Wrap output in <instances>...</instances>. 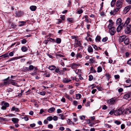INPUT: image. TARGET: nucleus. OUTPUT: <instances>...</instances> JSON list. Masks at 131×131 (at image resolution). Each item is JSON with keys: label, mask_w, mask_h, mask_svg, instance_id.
Wrapping results in <instances>:
<instances>
[{"label": "nucleus", "mask_w": 131, "mask_h": 131, "mask_svg": "<svg viewBox=\"0 0 131 131\" xmlns=\"http://www.w3.org/2000/svg\"><path fill=\"white\" fill-rule=\"evenodd\" d=\"M123 112V111L122 109V108H119L116 111H115L114 114L116 116L118 115L122 114Z\"/></svg>", "instance_id": "nucleus-1"}, {"label": "nucleus", "mask_w": 131, "mask_h": 131, "mask_svg": "<svg viewBox=\"0 0 131 131\" xmlns=\"http://www.w3.org/2000/svg\"><path fill=\"white\" fill-rule=\"evenodd\" d=\"M126 26L127 27L125 30V31L126 33L128 34L131 32V25H129Z\"/></svg>", "instance_id": "nucleus-2"}, {"label": "nucleus", "mask_w": 131, "mask_h": 131, "mask_svg": "<svg viewBox=\"0 0 131 131\" xmlns=\"http://www.w3.org/2000/svg\"><path fill=\"white\" fill-rule=\"evenodd\" d=\"M122 21L120 18H118L116 21V25L119 26H122L124 27V24L122 22Z\"/></svg>", "instance_id": "nucleus-3"}, {"label": "nucleus", "mask_w": 131, "mask_h": 131, "mask_svg": "<svg viewBox=\"0 0 131 131\" xmlns=\"http://www.w3.org/2000/svg\"><path fill=\"white\" fill-rule=\"evenodd\" d=\"M123 98L126 99H131V91L125 94Z\"/></svg>", "instance_id": "nucleus-4"}, {"label": "nucleus", "mask_w": 131, "mask_h": 131, "mask_svg": "<svg viewBox=\"0 0 131 131\" xmlns=\"http://www.w3.org/2000/svg\"><path fill=\"white\" fill-rule=\"evenodd\" d=\"M116 4L117 7L121 8L122 7V5L123 4L122 0H118L117 1Z\"/></svg>", "instance_id": "nucleus-5"}, {"label": "nucleus", "mask_w": 131, "mask_h": 131, "mask_svg": "<svg viewBox=\"0 0 131 131\" xmlns=\"http://www.w3.org/2000/svg\"><path fill=\"white\" fill-rule=\"evenodd\" d=\"M109 30L111 35H114L116 32L115 28L114 27L109 29Z\"/></svg>", "instance_id": "nucleus-6"}, {"label": "nucleus", "mask_w": 131, "mask_h": 131, "mask_svg": "<svg viewBox=\"0 0 131 131\" xmlns=\"http://www.w3.org/2000/svg\"><path fill=\"white\" fill-rule=\"evenodd\" d=\"M131 8V6L129 5L125 8L123 10V12L125 14L127 13Z\"/></svg>", "instance_id": "nucleus-7"}, {"label": "nucleus", "mask_w": 131, "mask_h": 131, "mask_svg": "<svg viewBox=\"0 0 131 131\" xmlns=\"http://www.w3.org/2000/svg\"><path fill=\"white\" fill-rule=\"evenodd\" d=\"M16 17H21L22 15L23 14V12L21 11H17L15 12Z\"/></svg>", "instance_id": "nucleus-8"}, {"label": "nucleus", "mask_w": 131, "mask_h": 131, "mask_svg": "<svg viewBox=\"0 0 131 131\" xmlns=\"http://www.w3.org/2000/svg\"><path fill=\"white\" fill-rule=\"evenodd\" d=\"M80 66L79 64H77L75 63H73L71 65V68L73 69H76L78 67Z\"/></svg>", "instance_id": "nucleus-9"}, {"label": "nucleus", "mask_w": 131, "mask_h": 131, "mask_svg": "<svg viewBox=\"0 0 131 131\" xmlns=\"http://www.w3.org/2000/svg\"><path fill=\"white\" fill-rule=\"evenodd\" d=\"M130 18H127L124 24V27H126L128 25V24L130 23Z\"/></svg>", "instance_id": "nucleus-10"}, {"label": "nucleus", "mask_w": 131, "mask_h": 131, "mask_svg": "<svg viewBox=\"0 0 131 131\" xmlns=\"http://www.w3.org/2000/svg\"><path fill=\"white\" fill-rule=\"evenodd\" d=\"M125 82L127 83V85H125V86L126 87H129L131 86V80L129 79L126 80Z\"/></svg>", "instance_id": "nucleus-11"}, {"label": "nucleus", "mask_w": 131, "mask_h": 131, "mask_svg": "<svg viewBox=\"0 0 131 131\" xmlns=\"http://www.w3.org/2000/svg\"><path fill=\"white\" fill-rule=\"evenodd\" d=\"M7 85H9V82H4L0 83V87L2 88Z\"/></svg>", "instance_id": "nucleus-12"}, {"label": "nucleus", "mask_w": 131, "mask_h": 131, "mask_svg": "<svg viewBox=\"0 0 131 131\" xmlns=\"http://www.w3.org/2000/svg\"><path fill=\"white\" fill-rule=\"evenodd\" d=\"M126 38V36L124 35H123L119 37V41L121 42L123 41H124V40Z\"/></svg>", "instance_id": "nucleus-13"}, {"label": "nucleus", "mask_w": 131, "mask_h": 131, "mask_svg": "<svg viewBox=\"0 0 131 131\" xmlns=\"http://www.w3.org/2000/svg\"><path fill=\"white\" fill-rule=\"evenodd\" d=\"M125 113L127 114H129L131 113V108L126 109L124 111Z\"/></svg>", "instance_id": "nucleus-14"}, {"label": "nucleus", "mask_w": 131, "mask_h": 131, "mask_svg": "<svg viewBox=\"0 0 131 131\" xmlns=\"http://www.w3.org/2000/svg\"><path fill=\"white\" fill-rule=\"evenodd\" d=\"M115 100L114 99L112 98L109 100L108 102L110 104H112L115 102Z\"/></svg>", "instance_id": "nucleus-15"}, {"label": "nucleus", "mask_w": 131, "mask_h": 131, "mask_svg": "<svg viewBox=\"0 0 131 131\" xmlns=\"http://www.w3.org/2000/svg\"><path fill=\"white\" fill-rule=\"evenodd\" d=\"M81 44L80 41H77L76 43L74 44V46L76 47L80 46Z\"/></svg>", "instance_id": "nucleus-16"}, {"label": "nucleus", "mask_w": 131, "mask_h": 131, "mask_svg": "<svg viewBox=\"0 0 131 131\" xmlns=\"http://www.w3.org/2000/svg\"><path fill=\"white\" fill-rule=\"evenodd\" d=\"M124 42L125 44L126 45H128L129 43V39L127 38L124 39Z\"/></svg>", "instance_id": "nucleus-17"}, {"label": "nucleus", "mask_w": 131, "mask_h": 131, "mask_svg": "<svg viewBox=\"0 0 131 131\" xmlns=\"http://www.w3.org/2000/svg\"><path fill=\"white\" fill-rule=\"evenodd\" d=\"M88 51L90 53L93 52V50L91 46H89L88 48Z\"/></svg>", "instance_id": "nucleus-18"}, {"label": "nucleus", "mask_w": 131, "mask_h": 131, "mask_svg": "<svg viewBox=\"0 0 131 131\" xmlns=\"http://www.w3.org/2000/svg\"><path fill=\"white\" fill-rule=\"evenodd\" d=\"M56 68V67L54 65H52L49 66V67L48 69L51 70H53L55 69Z\"/></svg>", "instance_id": "nucleus-19"}, {"label": "nucleus", "mask_w": 131, "mask_h": 131, "mask_svg": "<svg viewBox=\"0 0 131 131\" xmlns=\"http://www.w3.org/2000/svg\"><path fill=\"white\" fill-rule=\"evenodd\" d=\"M19 121V119L17 118H14L12 119V121L14 123H17Z\"/></svg>", "instance_id": "nucleus-20"}, {"label": "nucleus", "mask_w": 131, "mask_h": 131, "mask_svg": "<svg viewBox=\"0 0 131 131\" xmlns=\"http://www.w3.org/2000/svg\"><path fill=\"white\" fill-rule=\"evenodd\" d=\"M118 26L116 29V30L118 32H119L121 30L122 28V27L123 26H119L118 25Z\"/></svg>", "instance_id": "nucleus-21"}, {"label": "nucleus", "mask_w": 131, "mask_h": 131, "mask_svg": "<svg viewBox=\"0 0 131 131\" xmlns=\"http://www.w3.org/2000/svg\"><path fill=\"white\" fill-rule=\"evenodd\" d=\"M37 8V7L35 6H32L30 7V9L32 11H35Z\"/></svg>", "instance_id": "nucleus-22"}, {"label": "nucleus", "mask_w": 131, "mask_h": 131, "mask_svg": "<svg viewBox=\"0 0 131 131\" xmlns=\"http://www.w3.org/2000/svg\"><path fill=\"white\" fill-rule=\"evenodd\" d=\"M21 50L22 51L25 52L27 50L28 48L25 46H23L21 48Z\"/></svg>", "instance_id": "nucleus-23"}, {"label": "nucleus", "mask_w": 131, "mask_h": 131, "mask_svg": "<svg viewBox=\"0 0 131 131\" xmlns=\"http://www.w3.org/2000/svg\"><path fill=\"white\" fill-rule=\"evenodd\" d=\"M11 111H15L16 112H18L19 111V109L18 108L15 107V106H13L12 108Z\"/></svg>", "instance_id": "nucleus-24"}, {"label": "nucleus", "mask_w": 131, "mask_h": 131, "mask_svg": "<svg viewBox=\"0 0 131 131\" xmlns=\"http://www.w3.org/2000/svg\"><path fill=\"white\" fill-rule=\"evenodd\" d=\"M55 110V108L54 107H52L49 109L48 110V112L49 113H52Z\"/></svg>", "instance_id": "nucleus-25"}, {"label": "nucleus", "mask_w": 131, "mask_h": 131, "mask_svg": "<svg viewBox=\"0 0 131 131\" xmlns=\"http://www.w3.org/2000/svg\"><path fill=\"white\" fill-rule=\"evenodd\" d=\"M61 42V39L59 38H57L56 39V42L58 44L60 43Z\"/></svg>", "instance_id": "nucleus-26"}, {"label": "nucleus", "mask_w": 131, "mask_h": 131, "mask_svg": "<svg viewBox=\"0 0 131 131\" xmlns=\"http://www.w3.org/2000/svg\"><path fill=\"white\" fill-rule=\"evenodd\" d=\"M67 20L71 23H72L74 22V19L72 18H67Z\"/></svg>", "instance_id": "nucleus-27"}, {"label": "nucleus", "mask_w": 131, "mask_h": 131, "mask_svg": "<svg viewBox=\"0 0 131 131\" xmlns=\"http://www.w3.org/2000/svg\"><path fill=\"white\" fill-rule=\"evenodd\" d=\"M76 58L78 59V58H81L82 57V55L80 53H78L76 55Z\"/></svg>", "instance_id": "nucleus-28"}, {"label": "nucleus", "mask_w": 131, "mask_h": 131, "mask_svg": "<svg viewBox=\"0 0 131 131\" xmlns=\"http://www.w3.org/2000/svg\"><path fill=\"white\" fill-rule=\"evenodd\" d=\"M2 56H3L4 58L7 57L9 58V55L7 53L4 54L0 56V57H1Z\"/></svg>", "instance_id": "nucleus-29"}, {"label": "nucleus", "mask_w": 131, "mask_h": 131, "mask_svg": "<svg viewBox=\"0 0 131 131\" xmlns=\"http://www.w3.org/2000/svg\"><path fill=\"white\" fill-rule=\"evenodd\" d=\"M97 72H101L102 71V68L100 67L99 66L97 68Z\"/></svg>", "instance_id": "nucleus-30"}, {"label": "nucleus", "mask_w": 131, "mask_h": 131, "mask_svg": "<svg viewBox=\"0 0 131 131\" xmlns=\"http://www.w3.org/2000/svg\"><path fill=\"white\" fill-rule=\"evenodd\" d=\"M59 115L61 119H62L63 120L65 119V116H64L63 114H59Z\"/></svg>", "instance_id": "nucleus-31"}, {"label": "nucleus", "mask_w": 131, "mask_h": 131, "mask_svg": "<svg viewBox=\"0 0 131 131\" xmlns=\"http://www.w3.org/2000/svg\"><path fill=\"white\" fill-rule=\"evenodd\" d=\"M90 70L92 73H96V71L93 67H91Z\"/></svg>", "instance_id": "nucleus-32"}, {"label": "nucleus", "mask_w": 131, "mask_h": 131, "mask_svg": "<svg viewBox=\"0 0 131 131\" xmlns=\"http://www.w3.org/2000/svg\"><path fill=\"white\" fill-rule=\"evenodd\" d=\"M55 72L57 73L60 74L61 73V71L60 70L58 69L57 68L55 70Z\"/></svg>", "instance_id": "nucleus-33"}, {"label": "nucleus", "mask_w": 131, "mask_h": 131, "mask_svg": "<svg viewBox=\"0 0 131 131\" xmlns=\"http://www.w3.org/2000/svg\"><path fill=\"white\" fill-rule=\"evenodd\" d=\"M71 81V80H70L65 79L63 80V81L64 83H68L70 82Z\"/></svg>", "instance_id": "nucleus-34"}, {"label": "nucleus", "mask_w": 131, "mask_h": 131, "mask_svg": "<svg viewBox=\"0 0 131 131\" xmlns=\"http://www.w3.org/2000/svg\"><path fill=\"white\" fill-rule=\"evenodd\" d=\"M28 69L29 70H31L34 69V67L32 65H30L29 66Z\"/></svg>", "instance_id": "nucleus-35"}, {"label": "nucleus", "mask_w": 131, "mask_h": 131, "mask_svg": "<svg viewBox=\"0 0 131 131\" xmlns=\"http://www.w3.org/2000/svg\"><path fill=\"white\" fill-rule=\"evenodd\" d=\"M81 95L80 94H76V97L77 99H80L81 97Z\"/></svg>", "instance_id": "nucleus-36"}, {"label": "nucleus", "mask_w": 131, "mask_h": 131, "mask_svg": "<svg viewBox=\"0 0 131 131\" xmlns=\"http://www.w3.org/2000/svg\"><path fill=\"white\" fill-rule=\"evenodd\" d=\"M120 8L118 7L116 8L114 10V12H115V13L116 14L117 12L118 11V10H119Z\"/></svg>", "instance_id": "nucleus-37"}, {"label": "nucleus", "mask_w": 131, "mask_h": 131, "mask_svg": "<svg viewBox=\"0 0 131 131\" xmlns=\"http://www.w3.org/2000/svg\"><path fill=\"white\" fill-rule=\"evenodd\" d=\"M116 0H112L111 3V5L112 7L115 3Z\"/></svg>", "instance_id": "nucleus-38"}, {"label": "nucleus", "mask_w": 131, "mask_h": 131, "mask_svg": "<svg viewBox=\"0 0 131 131\" xmlns=\"http://www.w3.org/2000/svg\"><path fill=\"white\" fill-rule=\"evenodd\" d=\"M113 23H110L109 24L108 26V29H110L111 28H112V27H114L113 26Z\"/></svg>", "instance_id": "nucleus-39"}, {"label": "nucleus", "mask_w": 131, "mask_h": 131, "mask_svg": "<svg viewBox=\"0 0 131 131\" xmlns=\"http://www.w3.org/2000/svg\"><path fill=\"white\" fill-rule=\"evenodd\" d=\"M101 39V37L100 36H97L95 40L96 41H100Z\"/></svg>", "instance_id": "nucleus-40"}, {"label": "nucleus", "mask_w": 131, "mask_h": 131, "mask_svg": "<svg viewBox=\"0 0 131 131\" xmlns=\"http://www.w3.org/2000/svg\"><path fill=\"white\" fill-rule=\"evenodd\" d=\"M23 70V71L24 72H26L29 71V69L28 67H25L24 68Z\"/></svg>", "instance_id": "nucleus-41"}, {"label": "nucleus", "mask_w": 131, "mask_h": 131, "mask_svg": "<svg viewBox=\"0 0 131 131\" xmlns=\"http://www.w3.org/2000/svg\"><path fill=\"white\" fill-rule=\"evenodd\" d=\"M114 123L117 125H119L121 124V122L118 120L115 121Z\"/></svg>", "instance_id": "nucleus-42"}, {"label": "nucleus", "mask_w": 131, "mask_h": 131, "mask_svg": "<svg viewBox=\"0 0 131 131\" xmlns=\"http://www.w3.org/2000/svg\"><path fill=\"white\" fill-rule=\"evenodd\" d=\"M108 39V38L107 37H106L102 39V41L103 42H105Z\"/></svg>", "instance_id": "nucleus-43"}, {"label": "nucleus", "mask_w": 131, "mask_h": 131, "mask_svg": "<svg viewBox=\"0 0 131 131\" xmlns=\"http://www.w3.org/2000/svg\"><path fill=\"white\" fill-rule=\"evenodd\" d=\"M83 12V10L81 9H79L77 12V13L79 14H81Z\"/></svg>", "instance_id": "nucleus-44"}, {"label": "nucleus", "mask_w": 131, "mask_h": 131, "mask_svg": "<svg viewBox=\"0 0 131 131\" xmlns=\"http://www.w3.org/2000/svg\"><path fill=\"white\" fill-rule=\"evenodd\" d=\"M53 119V118L51 116H50L49 117H48L47 118V120L49 121H51Z\"/></svg>", "instance_id": "nucleus-45"}, {"label": "nucleus", "mask_w": 131, "mask_h": 131, "mask_svg": "<svg viewBox=\"0 0 131 131\" xmlns=\"http://www.w3.org/2000/svg\"><path fill=\"white\" fill-rule=\"evenodd\" d=\"M93 77L92 75H90L89 76V81H91L93 79Z\"/></svg>", "instance_id": "nucleus-46"}, {"label": "nucleus", "mask_w": 131, "mask_h": 131, "mask_svg": "<svg viewBox=\"0 0 131 131\" xmlns=\"http://www.w3.org/2000/svg\"><path fill=\"white\" fill-rule=\"evenodd\" d=\"M105 75L107 77V79L108 80H109L110 78L109 74L108 73H107L106 74H105Z\"/></svg>", "instance_id": "nucleus-47"}, {"label": "nucleus", "mask_w": 131, "mask_h": 131, "mask_svg": "<svg viewBox=\"0 0 131 131\" xmlns=\"http://www.w3.org/2000/svg\"><path fill=\"white\" fill-rule=\"evenodd\" d=\"M27 42V40L24 39L21 41V43L22 44H25Z\"/></svg>", "instance_id": "nucleus-48"}, {"label": "nucleus", "mask_w": 131, "mask_h": 131, "mask_svg": "<svg viewBox=\"0 0 131 131\" xmlns=\"http://www.w3.org/2000/svg\"><path fill=\"white\" fill-rule=\"evenodd\" d=\"M65 97L70 100H71V98L70 97V96L67 94L65 95Z\"/></svg>", "instance_id": "nucleus-49"}, {"label": "nucleus", "mask_w": 131, "mask_h": 131, "mask_svg": "<svg viewBox=\"0 0 131 131\" xmlns=\"http://www.w3.org/2000/svg\"><path fill=\"white\" fill-rule=\"evenodd\" d=\"M58 117H57L56 116H54V117L53 118V120H54V121H57L58 120Z\"/></svg>", "instance_id": "nucleus-50"}, {"label": "nucleus", "mask_w": 131, "mask_h": 131, "mask_svg": "<svg viewBox=\"0 0 131 131\" xmlns=\"http://www.w3.org/2000/svg\"><path fill=\"white\" fill-rule=\"evenodd\" d=\"M53 125L51 124H49L48 125V127L50 129H52L53 128Z\"/></svg>", "instance_id": "nucleus-51"}, {"label": "nucleus", "mask_w": 131, "mask_h": 131, "mask_svg": "<svg viewBox=\"0 0 131 131\" xmlns=\"http://www.w3.org/2000/svg\"><path fill=\"white\" fill-rule=\"evenodd\" d=\"M67 121L68 123L69 124H71L72 123L70 119H68Z\"/></svg>", "instance_id": "nucleus-52"}, {"label": "nucleus", "mask_w": 131, "mask_h": 131, "mask_svg": "<svg viewBox=\"0 0 131 131\" xmlns=\"http://www.w3.org/2000/svg\"><path fill=\"white\" fill-rule=\"evenodd\" d=\"M45 92H40L39 94L42 95H44L45 94Z\"/></svg>", "instance_id": "nucleus-53"}, {"label": "nucleus", "mask_w": 131, "mask_h": 131, "mask_svg": "<svg viewBox=\"0 0 131 131\" xmlns=\"http://www.w3.org/2000/svg\"><path fill=\"white\" fill-rule=\"evenodd\" d=\"M9 83L12 84V85H16L17 84V83L14 82H9Z\"/></svg>", "instance_id": "nucleus-54"}, {"label": "nucleus", "mask_w": 131, "mask_h": 131, "mask_svg": "<svg viewBox=\"0 0 131 131\" xmlns=\"http://www.w3.org/2000/svg\"><path fill=\"white\" fill-rule=\"evenodd\" d=\"M19 22L22 23V24L19 25L20 26H21L24 25L26 23L25 22L23 21H21Z\"/></svg>", "instance_id": "nucleus-55"}, {"label": "nucleus", "mask_w": 131, "mask_h": 131, "mask_svg": "<svg viewBox=\"0 0 131 131\" xmlns=\"http://www.w3.org/2000/svg\"><path fill=\"white\" fill-rule=\"evenodd\" d=\"M114 77L116 79H119L120 78V76L118 75H115Z\"/></svg>", "instance_id": "nucleus-56"}, {"label": "nucleus", "mask_w": 131, "mask_h": 131, "mask_svg": "<svg viewBox=\"0 0 131 131\" xmlns=\"http://www.w3.org/2000/svg\"><path fill=\"white\" fill-rule=\"evenodd\" d=\"M89 60L90 62L92 63H94L95 62V61L93 59H90Z\"/></svg>", "instance_id": "nucleus-57"}, {"label": "nucleus", "mask_w": 131, "mask_h": 131, "mask_svg": "<svg viewBox=\"0 0 131 131\" xmlns=\"http://www.w3.org/2000/svg\"><path fill=\"white\" fill-rule=\"evenodd\" d=\"M114 112L115 110H113L111 111L109 113V114H110L111 115H112L113 113L114 114Z\"/></svg>", "instance_id": "nucleus-58"}, {"label": "nucleus", "mask_w": 131, "mask_h": 131, "mask_svg": "<svg viewBox=\"0 0 131 131\" xmlns=\"http://www.w3.org/2000/svg\"><path fill=\"white\" fill-rule=\"evenodd\" d=\"M6 107H8L9 106V104L8 103L6 102L5 103L4 105Z\"/></svg>", "instance_id": "nucleus-59"}, {"label": "nucleus", "mask_w": 131, "mask_h": 131, "mask_svg": "<svg viewBox=\"0 0 131 131\" xmlns=\"http://www.w3.org/2000/svg\"><path fill=\"white\" fill-rule=\"evenodd\" d=\"M90 101L88 102L85 104V106L86 107L90 106Z\"/></svg>", "instance_id": "nucleus-60"}, {"label": "nucleus", "mask_w": 131, "mask_h": 131, "mask_svg": "<svg viewBox=\"0 0 131 131\" xmlns=\"http://www.w3.org/2000/svg\"><path fill=\"white\" fill-rule=\"evenodd\" d=\"M125 125L124 124H122L121 125V128L122 129H123L125 128Z\"/></svg>", "instance_id": "nucleus-61"}, {"label": "nucleus", "mask_w": 131, "mask_h": 131, "mask_svg": "<svg viewBox=\"0 0 131 131\" xmlns=\"http://www.w3.org/2000/svg\"><path fill=\"white\" fill-rule=\"evenodd\" d=\"M80 119L81 120H84L85 119V117L84 116H82L80 117Z\"/></svg>", "instance_id": "nucleus-62"}, {"label": "nucleus", "mask_w": 131, "mask_h": 131, "mask_svg": "<svg viewBox=\"0 0 131 131\" xmlns=\"http://www.w3.org/2000/svg\"><path fill=\"white\" fill-rule=\"evenodd\" d=\"M127 63L128 64L131 65V58L127 61Z\"/></svg>", "instance_id": "nucleus-63"}, {"label": "nucleus", "mask_w": 131, "mask_h": 131, "mask_svg": "<svg viewBox=\"0 0 131 131\" xmlns=\"http://www.w3.org/2000/svg\"><path fill=\"white\" fill-rule=\"evenodd\" d=\"M14 54V53L13 52H10L9 53V56L12 57L13 56Z\"/></svg>", "instance_id": "nucleus-64"}]
</instances>
